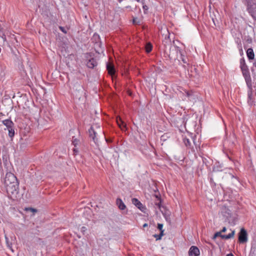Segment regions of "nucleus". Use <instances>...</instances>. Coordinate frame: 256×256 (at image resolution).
<instances>
[{"instance_id": "20", "label": "nucleus", "mask_w": 256, "mask_h": 256, "mask_svg": "<svg viewBox=\"0 0 256 256\" xmlns=\"http://www.w3.org/2000/svg\"><path fill=\"white\" fill-rule=\"evenodd\" d=\"M242 74H243L244 78L250 76L249 71H248V70H242Z\"/></svg>"}, {"instance_id": "2", "label": "nucleus", "mask_w": 256, "mask_h": 256, "mask_svg": "<svg viewBox=\"0 0 256 256\" xmlns=\"http://www.w3.org/2000/svg\"><path fill=\"white\" fill-rule=\"evenodd\" d=\"M235 234L234 230H232L231 233L228 235L222 234L220 232H216L215 233L213 236V239H215L218 236H220L222 239L228 240L232 238L234 236Z\"/></svg>"}, {"instance_id": "30", "label": "nucleus", "mask_w": 256, "mask_h": 256, "mask_svg": "<svg viewBox=\"0 0 256 256\" xmlns=\"http://www.w3.org/2000/svg\"><path fill=\"white\" fill-rule=\"evenodd\" d=\"M226 227H224L222 228V230L220 231V232H221V233L222 232H226Z\"/></svg>"}, {"instance_id": "18", "label": "nucleus", "mask_w": 256, "mask_h": 256, "mask_svg": "<svg viewBox=\"0 0 256 256\" xmlns=\"http://www.w3.org/2000/svg\"><path fill=\"white\" fill-rule=\"evenodd\" d=\"M156 198L158 199V202H156L155 204L158 206V208L161 210V200L160 197L158 196H156Z\"/></svg>"}, {"instance_id": "9", "label": "nucleus", "mask_w": 256, "mask_h": 256, "mask_svg": "<svg viewBox=\"0 0 256 256\" xmlns=\"http://www.w3.org/2000/svg\"><path fill=\"white\" fill-rule=\"evenodd\" d=\"M2 122L6 127L8 130L12 127H14V126L13 122L10 119L4 120Z\"/></svg>"}, {"instance_id": "29", "label": "nucleus", "mask_w": 256, "mask_h": 256, "mask_svg": "<svg viewBox=\"0 0 256 256\" xmlns=\"http://www.w3.org/2000/svg\"><path fill=\"white\" fill-rule=\"evenodd\" d=\"M143 9L144 11V12H146V11L148 10V7L146 5H143Z\"/></svg>"}, {"instance_id": "11", "label": "nucleus", "mask_w": 256, "mask_h": 256, "mask_svg": "<svg viewBox=\"0 0 256 256\" xmlns=\"http://www.w3.org/2000/svg\"><path fill=\"white\" fill-rule=\"evenodd\" d=\"M246 54L249 60H254V54L252 48H249L246 50Z\"/></svg>"}, {"instance_id": "16", "label": "nucleus", "mask_w": 256, "mask_h": 256, "mask_svg": "<svg viewBox=\"0 0 256 256\" xmlns=\"http://www.w3.org/2000/svg\"><path fill=\"white\" fill-rule=\"evenodd\" d=\"M72 144L76 148L80 145V141L78 138L72 137Z\"/></svg>"}, {"instance_id": "21", "label": "nucleus", "mask_w": 256, "mask_h": 256, "mask_svg": "<svg viewBox=\"0 0 256 256\" xmlns=\"http://www.w3.org/2000/svg\"><path fill=\"white\" fill-rule=\"evenodd\" d=\"M164 235V230H162V232H160V234L157 235L155 234L154 236L156 238L157 240H160L162 236Z\"/></svg>"}, {"instance_id": "31", "label": "nucleus", "mask_w": 256, "mask_h": 256, "mask_svg": "<svg viewBox=\"0 0 256 256\" xmlns=\"http://www.w3.org/2000/svg\"><path fill=\"white\" fill-rule=\"evenodd\" d=\"M182 61L184 62V63H185V64H186V63H187V62H186V59H185V58H182Z\"/></svg>"}, {"instance_id": "7", "label": "nucleus", "mask_w": 256, "mask_h": 256, "mask_svg": "<svg viewBox=\"0 0 256 256\" xmlns=\"http://www.w3.org/2000/svg\"><path fill=\"white\" fill-rule=\"evenodd\" d=\"M97 64L96 60L94 58H92L87 62L86 66L90 68H93L97 66Z\"/></svg>"}, {"instance_id": "6", "label": "nucleus", "mask_w": 256, "mask_h": 256, "mask_svg": "<svg viewBox=\"0 0 256 256\" xmlns=\"http://www.w3.org/2000/svg\"><path fill=\"white\" fill-rule=\"evenodd\" d=\"M90 136L92 138L94 142L96 144L98 142V140L96 138V132L94 131L92 126L90 127L89 130Z\"/></svg>"}, {"instance_id": "19", "label": "nucleus", "mask_w": 256, "mask_h": 256, "mask_svg": "<svg viewBox=\"0 0 256 256\" xmlns=\"http://www.w3.org/2000/svg\"><path fill=\"white\" fill-rule=\"evenodd\" d=\"M8 136L10 138H12L14 135V127H12L8 129Z\"/></svg>"}, {"instance_id": "25", "label": "nucleus", "mask_w": 256, "mask_h": 256, "mask_svg": "<svg viewBox=\"0 0 256 256\" xmlns=\"http://www.w3.org/2000/svg\"><path fill=\"white\" fill-rule=\"evenodd\" d=\"M59 28H60V30L62 32L64 33V34H66L67 31H66V28H64V27H62V26H60V27H59Z\"/></svg>"}, {"instance_id": "35", "label": "nucleus", "mask_w": 256, "mask_h": 256, "mask_svg": "<svg viewBox=\"0 0 256 256\" xmlns=\"http://www.w3.org/2000/svg\"><path fill=\"white\" fill-rule=\"evenodd\" d=\"M226 256H234V255L232 254H227Z\"/></svg>"}, {"instance_id": "32", "label": "nucleus", "mask_w": 256, "mask_h": 256, "mask_svg": "<svg viewBox=\"0 0 256 256\" xmlns=\"http://www.w3.org/2000/svg\"><path fill=\"white\" fill-rule=\"evenodd\" d=\"M253 66L256 68V60L254 62Z\"/></svg>"}, {"instance_id": "4", "label": "nucleus", "mask_w": 256, "mask_h": 256, "mask_svg": "<svg viewBox=\"0 0 256 256\" xmlns=\"http://www.w3.org/2000/svg\"><path fill=\"white\" fill-rule=\"evenodd\" d=\"M252 89H248V103L249 106H252L254 105V98L252 94Z\"/></svg>"}, {"instance_id": "23", "label": "nucleus", "mask_w": 256, "mask_h": 256, "mask_svg": "<svg viewBox=\"0 0 256 256\" xmlns=\"http://www.w3.org/2000/svg\"><path fill=\"white\" fill-rule=\"evenodd\" d=\"M255 251H256L255 248H254L252 246L251 248V249L250 250V253L249 256H254Z\"/></svg>"}, {"instance_id": "1", "label": "nucleus", "mask_w": 256, "mask_h": 256, "mask_svg": "<svg viewBox=\"0 0 256 256\" xmlns=\"http://www.w3.org/2000/svg\"><path fill=\"white\" fill-rule=\"evenodd\" d=\"M4 184L8 194H18V182L16 176L12 172H7L4 179Z\"/></svg>"}, {"instance_id": "10", "label": "nucleus", "mask_w": 256, "mask_h": 256, "mask_svg": "<svg viewBox=\"0 0 256 256\" xmlns=\"http://www.w3.org/2000/svg\"><path fill=\"white\" fill-rule=\"evenodd\" d=\"M116 204L118 208L121 210H124L126 208V205L120 198H118L116 199Z\"/></svg>"}, {"instance_id": "27", "label": "nucleus", "mask_w": 256, "mask_h": 256, "mask_svg": "<svg viewBox=\"0 0 256 256\" xmlns=\"http://www.w3.org/2000/svg\"><path fill=\"white\" fill-rule=\"evenodd\" d=\"M73 151H74V154H76L78 152V150L76 148H76L74 147V148L73 149Z\"/></svg>"}, {"instance_id": "28", "label": "nucleus", "mask_w": 256, "mask_h": 256, "mask_svg": "<svg viewBox=\"0 0 256 256\" xmlns=\"http://www.w3.org/2000/svg\"><path fill=\"white\" fill-rule=\"evenodd\" d=\"M26 210H30L31 212H36L37 211L36 210L33 208H26Z\"/></svg>"}, {"instance_id": "36", "label": "nucleus", "mask_w": 256, "mask_h": 256, "mask_svg": "<svg viewBox=\"0 0 256 256\" xmlns=\"http://www.w3.org/2000/svg\"><path fill=\"white\" fill-rule=\"evenodd\" d=\"M133 22H134V24H136V19H134L133 20Z\"/></svg>"}, {"instance_id": "3", "label": "nucleus", "mask_w": 256, "mask_h": 256, "mask_svg": "<svg viewBox=\"0 0 256 256\" xmlns=\"http://www.w3.org/2000/svg\"><path fill=\"white\" fill-rule=\"evenodd\" d=\"M247 240L246 232L244 228H242L238 234V240L240 243H244Z\"/></svg>"}, {"instance_id": "14", "label": "nucleus", "mask_w": 256, "mask_h": 256, "mask_svg": "<svg viewBox=\"0 0 256 256\" xmlns=\"http://www.w3.org/2000/svg\"><path fill=\"white\" fill-rule=\"evenodd\" d=\"M244 79L248 89H252V80L250 76H246L244 78Z\"/></svg>"}, {"instance_id": "38", "label": "nucleus", "mask_w": 256, "mask_h": 256, "mask_svg": "<svg viewBox=\"0 0 256 256\" xmlns=\"http://www.w3.org/2000/svg\"><path fill=\"white\" fill-rule=\"evenodd\" d=\"M248 42H252V40H248Z\"/></svg>"}, {"instance_id": "8", "label": "nucleus", "mask_w": 256, "mask_h": 256, "mask_svg": "<svg viewBox=\"0 0 256 256\" xmlns=\"http://www.w3.org/2000/svg\"><path fill=\"white\" fill-rule=\"evenodd\" d=\"M106 68L108 74L111 76H112L115 74V69L113 64L110 63H108L106 64Z\"/></svg>"}, {"instance_id": "26", "label": "nucleus", "mask_w": 256, "mask_h": 256, "mask_svg": "<svg viewBox=\"0 0 256 256\" xmlns=\"http://www.w3.org/2000/svg\"><path fill=\"white\" fill-rule=\"evenodd\" d=\"M87 230V228L85 226H82V228H81V232H82L83 234H84V232L86 231Z\"/></svg>"}, {"instance_id": "34", "label": "nucleus", "mask_w": 256, "mask_h": 256, "mask_svg": "<svg viewBox=\"0 0 256 256\" xmlns=\"http://www.w3.org/2000/svg\"><path fill=\"white\" fill-rule=\"evenodd\" d=\"M138 2H142L143 3V1L144 0H136Z\"/></svg>"}, {"instance_id": "37", "label": "nucleus", "mask_w": 256, "mask_h": 256, "mask_svg": "<svg viewBox=\"0 0 256 256\" xmlns=\"http://www.w3.org/2000/svg\"><path fill=\"white\" fill-rule=\"evenodd\" d=\"M8 246L10 248H11V246H10V245L8 244Z\"/></svg>"}, {"instance_id": "24", "label": "nucleus", "mask_w": 256, "mask_h": 256, "mask_svg": "<svg viewBox=\"0 0 256 256\" xmlns=\"http://www.w3.org/2000/svg\"><path fill=\"white\" fill-rule=\"evenodd\" d=\"M162 228H163V224H158V229L160 230V232H162V230H164L162 229Z\"/></svg>"}, {"instance_id": "33", "label": "nucleus", "mask_w": 256, "mask_h": 256, "mask_svg": "<svg viewBox=\"0 0 256 256\" xmlns=\"http://www.w3.org/2000/svg\"><path fill=\"white\" fill-rule=\"evenodd\" d=\"M148 224H144V225H143V228H146V227H147L148 226Z\"/></svg>"}, {"instance_id": "39", "label": "nucleus", "mask_w": 256, "mask_h": 256, "mask_svg": "<svg viewBox=\"0 0 256 256\" xmlns=\"http://www.w3.org/2000/svg\"><path fill=\"white\" fill-rule=\"evenodd\" d=\"M248 42H252V40H248Z\"/></svg>"}, {"instance_id": "12", "label": "nucleus", "mask_w": 256, "mask_h": 256, "mask_svg": "<svg viewBox=\"0 0 256 256\" xmlns=\"http://www.w3.org/2000/svg\"><path fill=\"white\" fill-rule=\"evenodd\" d=\"M132 202L140 210H141V208L142 207V204L136 198H133L132 199Z\"/></svg>"}, {"instance_id": "15", "label": "nucleus", "mask_w": 256, "mask_h": 256, "mask_svg": "<svg viewBox=\"0 0 256 256\" xmlns=\"http://www.w3.org/2000/svg\"><path fill=\"white\" fill-rule=\"evenodd\" d=\"M116 122L120 128H121L122 130L123 129V128H125L126 124L122 122V120L120 118H117Z\"/></svg>"}, {"instance_id": "22", "label": "nucleus", "mask_w": 256, "mask_h": 256, "mask_svg": "<svg viewBox=\"0 0 256 256\" xmlns=\"http://www.w3.org/2000/svg\"><path fill=\"white\" fill-rule=\"evenodd\" d=\"M184 142L186 146H190V140L188 138H184Z\"/></svg>"}, {"instance_id": "13", "label": "nucleus", "mask_w": 256, "mask_h": 256, "mask_svg": "<svg viewBox=\"0 0 256 256\" xmlns=\"http://www.w3.org/2000/svg\"><path fill=\"white\" fill-rule=\"evenodd\" d=\"M240 66L242 70H248V66H246L245 60L244 58H241L240 60Z\"/></svg>"}, {"instance_id": "5", "label": "nucleus", "mask_w": 256, "mask_h": 256, "mask_svg": "<svg viewBox=\"0 0 256 256\" xmlns=\"http://www.w3.org/2000/svg\"><path fill=\"white\" fill-rule=\"evenodd\" d=\"M200 254V250L199 249L195 246H192L189 251H188V255L189 256H198Z\"/></svg>"}, {"instance_id": "17", "label": "nucleus", "mask_w": 256, "mask_h": 256, "mask_svg": "<svg viewBox=\"0 0 256 256\" xmlns=\"http://www.w3.org/2000/svg\"><path fill=\"white\" fill-rule=\"evenodd\" d=\"M152 45L150 43H148V44H146V46H145V48H146V52L148 53H149L152 50Z\"/></svg>"}]
</instances>
